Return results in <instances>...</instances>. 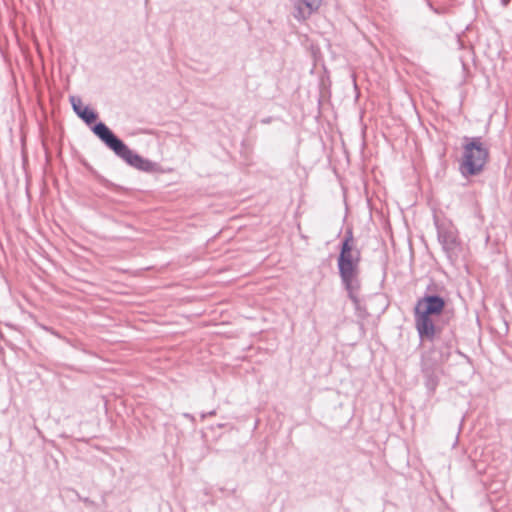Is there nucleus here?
Instances as JSON below:
<instances>
[{
  "label": "nucleus",
  "mask_w": 512,
  "mask_h": 512,
  "mask_svg": "<svg viewBox=\"0 0 512 512\" xmlns=\"http://www.w3.org/2000/svg\"><path fill=\"white\" fill-rule=\"evenodd\" d=\"M86 125L91 126L92 132L113 153L122 159L127 165L146 173H159L160 165L144 158L118 137L104 122H96L99 115L90 106L86 105L78 116Z\"/></svg>",
  "instance_id": "f257e3e1"
},
{
  "label": "nucleus",
  "mask_w": 512,
  "mask_h": 512,
  "mask_svg": "<svg viewBox=\"0 0 512 512\" xmlns=\"http://www.w3.org/2000/svg\"><path fill=\"white\" fill-rule=\"evenodd\" d=\"M360 262L361 251L356 247L352 228H347L339 244L337 268L341 284L347 292L348 298L356 307L360 302L358 295L361 288V281L359 279Z\"/></svg>",
  "instance_id": "f03ea898"
},
{
  "label": "nucleus",
  "mask_w": 512,
  "mask_h": 512,
  "mask_svg": "<svg viewBox=\"0 0 512 512\" xmlns=\"http://www.w3.org/2000/svg\"><path fill=\"white\" fill-rule=\"evenodd\" d=\"M447 305V300L437 293V285L430 284L423 296L418 298L414 306L415 328L421 341H434L437 326L433 316H440Z\"/></svg>",
  "instance_id": "7ed1b4c3"
},
{
  "label": "nucleus",
  "mask_w": 512,
  "mask_h": 512,
  "mask_svg": "<svg viewBox=\"0 0 512 512\" xmlns=\"http://www.w3.org/2000/svg\"><path fill=\"white\" fill-rule=\"evenodd\" d=\"M459 171L464 178L481 174L489 161V147L481 136H464Z\"/></svg>",
  "instance_id": "20e7f679"
},
{
  "label": "nucleus",
  "mask_w": 512,
  "mask_h": 512,
  "mask_svg": "<svg viewBox=\"0 0 512 512\" xmlns=\"http://www.w3.org/2000/svg\"><path fill=\"white\" fill-rule=\"evenodd\" d=\"M438 241L448 260L453 263L458 259L461 250L460 241L453 227H438Z\"/></svg>",
  "instance_id": "39448f33"
},
{
  "label": "nucleus",
  "mask_w": 512,
  "mask_h": 512,
  "mask_svg": "<svg viewBox=\"0 0 512 512\" xmlns=\"http://www.w3.org/2000/svg\"><path fill=\"white\" fill-rule=\"evenodd\" d=\"M430 342L433 343V354H437V356H434L435 362L444 363L448 361L451 351L456 344L454 332L451 330L449 333L444 334L441 332V329L437 327L436 340Z\"/></svg>",
  "instance_id": "423d86ee"
},
{
  "label": "nucleus",
  "mask_w": 512,
  "mask_h": 512,
  "mask_svg": "<svg viewBox=\"0 0 512 512\" xmlns=\"http://www.w3.org/2000/svg\"><path fill=\"white\" fill-rule=\"evenodd\" d=\"M322 0H294L292 15L298 22H304L318 11Z\"/></svg>",
  "instance_id": "0eeeda50"
},
{
  "label": "nucleus",
  "mask_w": 512,
  "mask_h": 512,
  "mask_svg": "<svg viewBox=\"0 0 512 512\" xmlns=\"http://www.w3.org/2000/svg\"><path fill=\"white\" fill-rule=\"evenodd\" d=\"M91 174L92 176L94 177V179L100 184L102 185L103 187H105L106 189L114 192L115 194L117 195H126L128 192H129V189L124 187V186H121V185H118V184H115L113 183L112 181L108 180L107 178H105L103 175H101L98 171H96L95 169H91Z\"/></svg>",
  "instance_id": "6e6552de"
},
{
  "label": "nucleus",
  "mask_w": 512,
  "mask_h": 512,
  "mask_svg": "<svg viewBox=\"0 0 512 512\" xmlns=\"http://www.w3.org/2000/svg\"><path fill=\"white\" fill-rule=\"evenodd\" d=\"M422 372L425 378V386L430 392H434L438 385V378L431 367L426 362L422 364Z\"/></svg>",
  "instance_id": "1a4fd4ad"
},
{
  "label": "nucleus",
  "mask_w": 512,
  "mask_h": 512,
  "mask_svg": "<svg viewBox=\"0 0 512 512\" xmlns=\"http://www.w3.org/2000/svg\"><path fill=\"white\" fill-rule=\"evenodd\" d=\"M69 100H70V103H71L74 113L77 116H79V111H82V109L85 108V106L82 103L81 98L78 96H70Z\"/></svg>",
  "instance_id": "9d476101"
},
{
  "label": "nucleus",
  "mask_w": 512,
  "mask_h": 512,
  "mask_svg": "<svg viewBox=\"0 0 512 512\" xmlns=\"http://www.w3.org/2000/svg\"><path fill=\"white\" fill-rule=\"evenodd\" d=\"M216 415V410H211L209 412H203L200 414L201 420H205L207 417Z\"/></svg>",
  "instance_id": "9b49d317"
},
{
  "label": "nucleus",
  "mask_w": 512,
  "mask_h": 512,
  "mask_svg": "<svg viewBox=\"0 0 512 512\" xmlns=\"http://www.w3.org/2000/svg\"><path fill=\"white\" fill-rule=\"evenodd\" d=\"M97 195H98V197H100L101 199L105 200L107 203H117V201H116V200H114V199H112V198L108 197V196H107V195H105V194H97Z\"/></svg>",
  "instance_id": "f8f14e48"
},
{
  "label": "nucleus",
  "mask_w": 512,
  "mask_h": 512,
  "mask_svg": "<svg viewBox=\"0 0 512 512\" xmlns=\"http://www.w3.org/2000/svg\"><path fill=\"white\" fill-rule=\"evenodd\" d=\"M182 416L188 419L193 425L195 424L196 419L192 414L185 412Z\"/></svg>",
  "instance_id": "ddd939ff"
},
{
  "label": "nucleus",
  "mask_w": 512,
  "mask_h": 512,
  "mask_svg": "<svg viewBox=\"0 0 512 512\" xmlns=\"http://www.w3.org/2000/svg\"><path fill=\"white\" fill-rule=\"evenodd\" d=\"M261 122H262V123H264V124H268V123H270V122H271V118H270V117H268V118L262 119V121H261Z\"/></svg>",
  "instance_id": "4468645a"
},
{
  "label": "nucleus",
  "mask_w": 512,
  "mask_h": 512,
  "mask_svg": "<svg viewBox=\"0 0 512 512\" xmlns=\"http://www.w3.org/2000/svg\"><path fill=\"white\" fill-rule=\"evenodd\" d=\"M503 2V5L506 6L507 5V1L506 0H502Z\"/></svg>",
  "instance_id": "2eb2a0df"
}]
</instances>
